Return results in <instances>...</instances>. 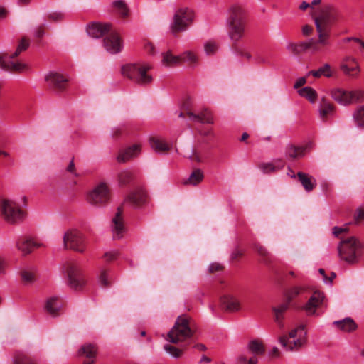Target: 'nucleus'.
<instances>
[{
	"label": "nucleus",
	"mask_w": 364,
	"mask_h": 364,
	"mask_svg": "<svg viewBox=\"0 0 364 364\" xmlns=\"http://www.w3.org/2000/svg\"><path fill=\"white\" fill-rule=\"evenodd\" d=\"M289 306L290 303L285 300L284 303L272 309L274 313V320L280 326H282L283 325L282 320L284 318V314L289 309Z\"/></svg>",
	"instance_id": "7c9ffc66"
},
{
	"label": "nucleus",
	"mask_w": 364,
	"mask_h": 364,
	"mask_svg": "<svg viewBox=\"0 0 364 364\" xmlns=\"http://www.w3.org/2000/svg\"><path fill=\"white\" fill-rule=\"evenodd\" d=\"M297 177L299 182L307 192L313 191L316 186V179L306 173L298 172Z\"/></svg>",
	"instance_id": "393cba45"
},
{
	"label": "nucleus",
	"mask_w": 364,
	"mask_h": 364,
	"mask_svg": "<svg viewBox=\"0 0 364 364\" xmlns=\"http://www.w3.org/2000/svg\"><path fill=\"white\" fill-rule=\"evenodd\" d=\"M162 64L165 66H174L180 63L179 55H173L168 50L162 53Z\"/></svg>",
	"instance_id": "4c0bfd02"
},
{
	"label": "nucleus",
	"mask_w": 364,
	"mask_h": 364,
	"mask_svg": "<svg viewBox=\"0 0 364 364\" xmlns=\"http://www.w3.org/2000/svg\"><path fill=\"white\" fill-rule=\"evenodd\" d=\"M305 148L288 144L285 149V156L288 159L294 160L304 156Z\"/></svg>",
	"instance_id": "cd10ccee"
},
{
	"label": "nucleus",
	"mask_w": 364,
	"mask_h": 364,
	"mask_svg": "<svg viewBox=\"0 0 364 364\" xmlns=\"http://www.w3.org/2000/svg\"><path fill=\"white\" fill-rule=\"evenodd\" d=\"M259 167L264 173L274 172L277 170V167L272 163H262Z\"/></svg>",
	"instance_id": "3c124183"
},
{
	"label": "nucleus",
	"mask_w": 364,
	"mask_h": 364,
	"mask_svg": "<svg viewBox=\"0 0 364 364\" xmlns=\"http://www.w3.org/2000/svg\"><path fill=\"white\" fill-rule=\"evenodd\" d=\"M99 282L102 287H107L109 286L110 282L108 280V274L106 269H102L99 277Z\"/></svg>",
	"instance_id": "8fccbe9b"
},
{
	"label": "nucleus",
	"mask_w": 364,
	"mask_h": 364,
	"mask_svg": "<svg viewBox=\"0 0 364 364\" xmlns=\"http://www.w3.org/2000/svg\"><path fill=\"white\" fill-rule=\"evenodd\" d=\"M109 199V189L106 183L97 185L88 194L87 201L94 205L106 203Z\"/></svg>",
	"instance_id": "9b49d317"
},
{
	"label": "nucleus",
	"mask_w": 364,
	"mask_h": 364,
	"mask_svg": "<svg viewBox=\"0 0 364 364\" xmlns=\"http://www.w3.org/2000/svg\"><path fill=\"white\" fill-rule=\"evenodd\" d=\"M333 324L340 330L344 332H351L355 331L358 326L355 321L349 317L345 318L343 320L336 321Z\"/></svg>",
	"instance_id": "c756f323"
},
{
	"label": "nucleus",
	"mask_w": 364,
	"mask_h": 364,
	"mask_svg": "<svg viewBox=\"0 0 364 364\" xmlns=\"http://www.w3.org/2000/svg\"><path fill=\"white\" fill-rule=\"evenodd\" d=\"M187 115L193 121L199 122L200 123L213 124L214 119L210 111L205 109L199 114H196L192 112H188Z\"/></svg>",
	"instance_id": "5701e85b"
},
{
	"label": "nucleus",
	"mask_w": 364,
	"mask_h": 364,
	"mask_svg": "<svg viewBox=\"0 0 364 364\" xmlns=\"http://www.w3.org/2000/svg\"><path fill=\"white\" fill-rule=\"evenodd\" d=\"M239 360L243 363L247 362V364H257L258 362L257 355H253L248 360L245 356L241 355L239 357Z\"/></svg>",
	"instance_id": "13d9d810"
},
{
	"label": "nucleus",
	"mask_w": 364,
	"mask_h": 364,
	"mask_svg": "<svg viewBox=\"0 0 364 364\" xmlns=\"http://www.w3.org/2000/svg\"><path fill=\"white\" fill-rule=\"evenodd\" d=\"M353 119L359 128L364 129V105H360L355 109Z\"/></svg>",
	"instance_id": "ea45409f"
},
{
	"label": "nucleus",
	"mask_w": 364,
	"mask_h": 364,
	"mask_svg": "<svg viewBox=\"0 0 364 364\" xmlns=\"http://www.w3.org/2000/svg\"><path fill=\"white\" fill-rule=\"evenodd\" d=\"M97 352V347L92 343H86L81 346L78 350L80 356H86L87 358L94 360L96 357Z\"/></svg>",
	"instance_id": "473e14b6"
},
{
	"label": "nucleus",
	"mask_w": 364,
	"mask_h": 364,
	"mask_svg": "<svg viewBox=\"0 0 364 364\" xmlns=\"http://www.w3.org/2000/svg\"><path fill=\"white\" fill-rule=\"evenodd\" d=\"M340 18L338 10L332 5L323 6L318 16H314V22L323 46L330 45L329 38L331 26Z\"/></svg>",
	"instance_id": "f257e3e1"
},
{
	"label": "nucleus",
	"mask_w": 364,
	"mask_h": 364,
	"mask_svg": "<svg viewBox=\"0 0 364 364\" xmlns=\"http://www.w3.org/2000/svg\"><path fill=\"white\" fill-rule=\"evenodd\" d=\"M218 49V46L215 42L208 41L205 45V51L208 55H211L215 53Z\"/></svg>",
	"instance_id": "603ef678"
},
{
	"label": "nucleus",
	"mask_w": 364,
	"mask_h": 364,
	"mask_svg": "<svg viewBox=\"0 0 364 364\" xmlns=\"http://www.w3.org/2000/svg\"><path fill=\"white\" fill-rule=\"evenodd\" d=\"M299 94L305 98H306L311 103L315 102L317 97V94L315 90L311 87H305L299 90Z\"/></svg>",
	"instance_id": "37998d69"
},
{
	"label": "nucleus",
	"mask_w": 364,
	"mask_h": 364,
	"mask_svg": "<svg viewBox=\"0 0 364 364\" xmlns=\"http://www.w3.org/2000/svg\"><path fill=\"white\" fill-rule=\"evenodd\" d=\"M306 332L304 325L291 330L289 336L279 338V343L286 350H294L300 348L306 343Z\"/></svg>",
	"instance_id": "423d86ee"
},
{
	"label": "nucleus",
	"mask_w": 364,
	"mask_h": 364,
	"mask_svg": "<svg viewBox=\"0 0 364 364\" xmlns=\"http://www.w3.org/2000/svg\"><path fill=\"white\" fill-rule=\"evenodd\" d=\"M247 349L250 353L257 356L262 355L265 353V347L262 341L258 339L250 341Z\"/></svg>",
	"instance_id": "2f4dec72"
},
{
	"label": "nucleus",
	"mask_w": 364,
	"mask_h": 364,
	"mask_svg": "<svg viewBox=\"0 0 364 364\" xmlns=\"http://www.w3.org/2000/svg\"><path fill=\"white\" fill-rule=\"evenodd\" d=\"M103 45L106 50L112 54L119 53L123 48L122 40L116 32L108 33L103 40Z\"/></svg>",
	"instance_id": "ddd939ff"
},
{
	"label": "nucleus",
	"mask_w": 364,
	"mask_h": 364,
	"mask_svg": "<svg viewBox=\"0 0 364 364\" xmlns=\"http://www.w3.org/2000/svg\"><path fill=\"white\" fill-rule=\"evenodd\" d=\"M228 26L232 46L237 45L245 36V13L241 6L235 4L230 8Z\"/></svg>",
	"instance_id": "f03ea898"
},
{
	"label": "nucleus",
	"mask_w": 364,
	"mask_h": 364,
	"mask_svg": "<svg viewBox=\"0 0 364 364\" xmlns=\"http://www.w3.org/2000/svg\"><path fill=\"white\" fill-rule=\"evenodd\" d=\"M333 72L328 63L324 64L316 70H310L307 75H312L314 77L319 78L321 76L331 77L333 76Z\"/></svg>",
	"instance_id": "f704fd0d"
},
{
	"label": "nucleus",
	"mask_w": 364,
	"mask_h": 364,
	"mask_svg": "<svg viewBox=\"0 0 364 364\" xmlns=\"http://www.w3.org/2000/svg\"><path fill=\"white\" fill-rule=\"evenodd\" d=\"M355 219L356 221L364 220V210L358 209L355 215Z\"/></svg>",
	"instance_id": "338daca9"
},
{
	"label": "nucleus",
	"mask_w": 364,
	"mask_h": 364,
	"mask_svg": "<svg viewBox=\"0 0 364 364\" xmlns=\"http://www.w3.org/2000/svg\"><path fill=\"white\" fill-rule=\"evenodd\" d=\"M134 178V175L132 171L129 170H124L118 174V181L120 186H125L129 184Z\"/></svg>",
	"instance_id": "a19ab883"
},
{
	"label": "nucleus",
	"mask_w": 364,
	"mask_h": 364,
	"mask_svg": "<svg viewBox=\"0 0 364 364\" xmlns=\"http://www.w3.org/2000/svg\"><path fill=\"white\" fill-rule=\"evenodd\" d=\"M306 82V80L305 77H300L299 79L297 80V81L294 84V88L297 89L299 87H301L304 85H305Z\"/></svg>",
	"instance_id": "774afa93"
},
{
	"label": "nucleus",
	"mask_w": 364,
	"mask_h": 364,
	"mask_svg": "<svg viewBox=\"0 0 364 364\" xmlns=\"http://www.w3.org/2000/svg\"><path fill=\"white\" fill-rule=\"evenodd\" d=\"M21 276L26 283H33L36 280V275L33 271L24 269L21 272Z\"/></svg>",
	"instance_id": "de8ad7c7"
},
{
	"label": "nucleus",
	"mask_w": 364,
	"mask_h": 364,
	"mask_svg": "<svg viewBox=\"0 0 364 364\" xmlns=\"http://www.w3.org/2000/svg\"><path fill=\"white\" fill-rule=\"evenodd\" d=\"M352 104L364 101V90H356L350 91Z\"/></svg>",
	"instance_id": "09e8293b"
},
{
	"label": "nucleus",
	"mask_w": 364,
	"mask_h": 364,
	"mask_svg": "<svg viewBox=\"0 0 364 364\" xmlns=\"http://www.w3.org/2000/svg\"><path fill=\"white\" fill-rule=\"evenodd\" d=\"M149 144L151 149L158 153H164L169 151L171 148V145L164 141L163 139L158 137L152 136L150 137Z\"/></svg>",
	"instance_id": "bb28decb"
},
{
	"label": "nucleus",
	"mask_w": 364,
	"mask_h": 364,
	"mask_svg": "<svg viewBox=\"0 0 364 364\" xmlns=\"http://www.w3.org/2000/svg\"><path fill=\"white\" fill-rule=\"evenodd\" d=\"M70 286L75 289H80L85 284V281L78 267L74 264H69L67 269Z\"/></svg>",
	"instance_id": "4468645a"
},
{
	"label": "nucleus",
	"mask_w": 364,
	"mask_h": 364,
	"mask_svg": "<svg viewBox=\"0 0 364 364\" xmlns=\"http://www.w3.org/2000/svg\"><path fill=\"white\" fill-rule=\"evenodd\" d=\"M204 178L203 171L201 169H195L191 173L188 178L184 181L185 185L196 186L200 183Z\"/></svg>",
	"instance_id": "e433bc0d"
},
{
	"label": "nucleus",
	"mask_w": 364,
	"mask_h": 364,
	"mask_svg": "<svg viewBox=\"0 0 364 364\" xmlns=\"http://www.w3.org/2000/svg\"><path fill=\"white\" fill-rule=\"evenodd\" d=\"M360 243L355 237L343 240L338 245V253L342 259L349 264L358 262V256L360 250Z\"/></svg>",
	"instance_id": "0eeeda50"
},
{
	"label": "nucleus",
	"mask_w": 364,
	"mask_h": 364,
	"mask_svg": "<svg viewBox=\"0 0 364 364\" xmlns=\"http://www.w3.org/2000/svg\"><path fill=\"white\" fill-rule=\"evenodd\" d=\"M257 252L262 257V262L265 264L271 262V255L267 249L261 245H255Z\"/></svg>",
	"instance_id": "a18cd8bd"
},
{
	"label": "nucleus",
	"mask_w": 364,
	"mask_h": 364,
	"mask_svg": "<svg viewBox=\"0 0 364 364\" xmlns=\"http://www.w3.org/2000/svg\"><path fill=\"white\" fill-rule=\"evenodd\" d=\"M242 255H243V252L240 249L236 248L232 252L231 258H232V259H237L239 257H240Z\"/></svg>",
	"instance_id": "e2e57ef3"
},
{
	"label": "nucleus",
	"mask_w": 364,
	"mask_h": 364,
	"mask_svg": "<svg viewBox=\"0 0 364 364\" xmlns=\"http://www.w3.org/2000/svg\"><path fill=\"white\" fill-rule=\"evenodd\" d=\"M41 244L28 237H21L16 242V247L23 255H28L35 248L41 247Z\"/></svg>",
	"instance_id": "aec40b11"
},
{
	"label": "nucleus",
	"mask_w": 364,
	"mask_h": 364,
	"mask_svg": "<svg viewBox=\"0 0 364 364\" xmlns=\"http://www.w3.org/2000/svg\"><path fill=\"white\" fill-rule=\"evenodd\" d=\"M146 198V193L144 190L139 188L135 191L131 193L127 198L126 201L130 203L132 205L135 206H139L145 203Z\"/></svg>",
	"instance_id": "b1692460"
},
{
	"label": "nucleus",
	"mask_w": 364,
	"mask_h": 364,
	"mask_svg": "<svg viewBox=\"0 0 364 364\" xmlns=\"http://www.w3.org/2000/svg\"><path fill=\"white\" fill-rule=\"evenodd\" d=\"M331 95L332 98L341 105L346 106L352 104L350 91L336 88L331 90Z\"/></svg>",
	"instance_id": "412c9836"
},
{
	"label": "nucleus",
	"mask_w": 364,
	"mask_h": 364,
	"mask_svg": "<svg viewBox=\"0 0 364 364\" xmlns=\"http://www.w3.org/2000/svg\"><path fill=\"white\" fill-rule=\"evenodd\" d=\"M232 48L235 50V52L236 53H237L240 56L244 57V58H247V60H250L252 58V55L249 52L240 48L237 46V44L232 46Z\"/></svg>",
	"instance_id": "864d4df0"
},
{
	"label": "nucleus",
	"mask_w": 364,
	"mask_h": 364,
	"mask_svg": "<svg viewBox=\"0 0 364 364\" xmlns=\"http://www.w3.org/2000/svg\"><path fill=\"white\" fill-rule=\"evenodd\" d=\"M193 18L191 10L184 8L178 9L173 17V22L171 26V30L174 35L185 31L191 24Z\"/></svg>",
	"instance_id": "1a4fd4ad"
},
{
	"label": "nucleus",
	"mask_w": 364,
	"mask_h": 364,
	"mask_svg": "<svg viewBox=\"0 0 364 364\" xmlns=\"http://www.w3.org/2000/svg\"><path fill=\"white\" fill-rule=\"evenodd\" d=\"M122 213V208L121 206L118 207L115 216L112 219V229L114 239L122 238L125 230Z\"/></svg>",
	"instance_id": "f3484780"
},
{
	"label": "nucleus",
	"mask_w": 364,
	"mask_h": 364,
	"mask_svg": "<svg viewBox=\"0 0 364 364\" xmlns=\"http://www.w3.org/2000/svg\"><path fill=\"white\" fill-rule=\"evenodd\" d=\"M220 306L223 309L228 311H237L240 303L237 299L231 296H223L220 298Z\"/></svg>",
	"instance_id": "a878e982"
},
{
	"label": "nucleus",
	"mask_w": 364,
	"mask_h": 364,
	"mask_svg": "<svg viewBox=\"0 0 364 364\" xmlns=\"http://www.w3.org/2000/svg\"><path fill=\"white\" fill-rule=\"evenodd\" d=\"M222 268H223V267L220 264L213 263L210 265L209 271H210V272L213 273V272L221 270Z\"/></svg>",
	"instance_id": "69168bd1"
},
{
	"label": "nucleus",
	"mask_w": 364,
	"mask_h": 364,
	"mask_svg": "<svg viewBox=\"0 0 364 364\" xmlns=\"http://www.w3.org/2000/svg\"><path fill=\"white\" fill-rule=\"evenodd\" d=\"M239 360L243 363L247 362V364H257L258 362L257 355H253L248 360L245 356L241 355L239 357Z\"/></svg>",
	"instance_id": "4d7b16f0"
},
{
	"label": "nucleus",
	"mask_w": 364,
	"mask_h": 364,
	"mask_svg": "<svg viewBox=\"0 0 364 364\" xmlns=\"http://www.w3.org/2000/svg\"><path fill=\"white\" fill-rule=\"evenodd\" d=\"M192 336L190 318L186 315H182L177 318L174 326L168 333L167 340L171 343H177L191 338Z\"/></svg>",
	"instance_id": "20e7f679"
},
{
	"label": "nucleus",
	"mask_w": 364,
	"mask_h": 364,
	"mask_svg": "<svg viewBox=\"0 0 364 364\" xmlns=\"http://www.w3.org/2000/svg\"><path fill=\"white\" fill-rule=\"evenodd\" d=\"M324 294L320 291H315L309 299L306 304L302 307V309L308 316L314 315L316 309L319 307L324 301Z\"/></svg>",
	"instance_id": "2eb2a0df"
},
{
	"label": "nucleus",
	"mask_w": 364,
	"mask_h": 364,
	"mask_svg": "<svg viewBox=\"0 0 364 364\" xmlns=\"http://www.w3.org/2000/svg\"><path fill=\"white\" fill-rule=\"evenodd\" d=\"M320 45L323 46L321 43L320 42V38L318 36V40H315L314 38H311V43H310V50L313 53L318 52L321 50Z\"/></svg>",
	"instance_id": "5fc2aeb1"
},
{
	"label": "nucleus",
	"mask_w": 364,
	"mask_h": 364,
	"mask_svg": "<svg viewBox=\"0 0 364 364\" xmlns=\"http://www.w3.org/2000/svg\"><path fill=\"white\" fill-rule=\"evenodd\" d=\"M151 69V66L148 64H128L122 68V73L137 85L146 86L153 81L152 76L148 73Z\"/></svg>",
	"instance_id": "7ed1b4c3"
},
{
	"label": "nucleus",
	"mask_w": 364,
	"mask_h": 364,
	"mask_svg": "<svg viewBox=\"0 0 364 364\" xmlns=\"http://www.w3.org/2000/svg\"><path fill=\"white\" fill-rule=\"evenodd\" d=\"M346 231H347V228H341V227L336 226L333 228V234L336 237H338L341 233L346 232Z\"/></svg>",
	"instance_id": "680f3d73"
},
{
	"label": "nucleus",
	"mask_w": 364,
	"mask_h": 364,
	"mask_svg": "<svg viewBox=\"0 0 364 364\" xmlns=\"http://www.w3.org/2000/svg\"><path fill=\"white\" fill-rule=\"evenodd\" d=\"M320 117L323 120H326L329 116L334 114V106L333 104L323 99L319 108Z\"/></svg>",
	"instance_id": "c9c22d12"
},
{
	"label": "nucleus",
	"mask_w": 364,
	"mask_h": 364,
	"mask_svg": "<svg viewBox=\"0 0 364 364\" xmlns=\"http://www.w3.org/2000/svg\"><path fill=\"white\" fill-rule=\"evenodd\" d=\"M12 364H37V363L26 353L16 351L13 356Z\"/></svg>",
	"instance_id": "72a5a7b5"
},
{
	"label": "nucleus",
	"mask_w": 364,
	"mask_h": 364,
	"mask_svg": "<svg viewBox=\"0 0 364 364\" xmlns=\"http://www.w3.org/2000/svg\"><path fill=\"white\" fill-rule=\"evenodd\" d=\"M110 30L109 23H93L87 27V32L90 36L98 38L107 34Z\"/></svg>",
	"instance_id": "a211bd4d"
},
{
	"label": "nucleus",
	"mask_w": 364,
	"mask_h": 364,
	"mask_svg": "<svg viewBox=\"0 0 364 364\" xmlns=\"http://www.w3.org/2000/svg\"><path fill=\"white\" fill-rule=\"evenodd\" d=\"M308 290L309 287L306 285L291 287L285 291V300L291 304L298 296Z\"/></svg>",
	"instance_id": "c85d7f7f"
},
{
	"label": "nucleus",
	"mask_w": 364,
	"mask_h": 364,
	"mask_svg": "<svg viewBox=\"0 0 364 364\" xmlns=\"http://www.w3.org/2000/svg\"><path fill=\"white\" fill-rule=\"evenodd\" d=\"M66 171L72 174H73L75 176H78V174L76 172L75 170V166L74 163V158L71 159L70 161L68 166L66 168Z\"/></svg>",
	"instance_id": "bf43d9fd"
},
{
	"label": "nucleus",
	"mask_w": 364,
	"mask_h": 364,
	"mask_svg": "<svg viewBox=\"0 0 364 364\" xmlns=\"http://www.w3.org/2000/svg\"><path fill=\"white\" fill-rule=\"evenodd\" d=\"M180 63L181 62H187L190 64H193L197 63L198 57L197 55L192 51L188 50L186 51L181 55H179Z\"/></svg>",
	"instance_id": "c03bdc74"
},
{
	"label": "nucleus",
	"mask_w": 364,
	"mask_h": 364,
	"mask_svg": "<svg viewBox=\"0 0 364 364\" xmlns=\"http://www.w3.org/2000/svg\"><path fill=\"white\" fill-rule=\"evenodd\" d=\"M48 18L55 22L60 21L64 18V15L60 12L55 11L49 14Z\"/></svg>",
	"instance_id": "6e6d98bb"
},
{
	"label": "nucleus",
	"mask_w": 364,
	"mask_h": 364,
	"mask_svg": "<svg viewBox=\"0 0 364 364\" xmlns=\"http://www.w3.org/2000/svg\"><path fill=\"white\" fill-rule=\"evenodd\" d=\"M311 39L307 41H303L299 44L291 43L287 49L294 54H299L310 50Z\"/></svg>",
	"instance_id": "58836bf2"
},
{
	"label": "nucleus",
	"mask_w": 364,
	"mask_h": 364,
	"mask_svg": "<svg viewBox=\"0 0 364 364\" xmlns=\"http://www.w3.org/2000/svg\"><path fill=\"white\" fill-rule=\"evenodd\" d=\"M141 150L140 144H134L119 151L117 160L119 163H124L133 158L136 157Z\"/></svg>",
	"instance_id": "6ab92c4d"
},
{
	"label": "nucleus",
	"mask_w": 364,
	"mask_h": 364,
	"mask_svg": "<svg viewBox=\"0 0 364 364\" xmlns=\"http://www.w3.org/2000/svg\"><path fill=\"white\" fill-rule=\"evenodd\" d=\"M64 245L76 252H83L85 250V239L83 235L76 230L67 232L63 237Z\"/></svg>",
	"instance_id": "9d476101"
},
{
	"label": "nucleus",
	"mask_w": 364,
	"mask_h": 364,
	"mask_svg": "<svg viewBox=\"0 0 364 364\" xmlns=\"http://www.w3.org/2000/svg\"><path fill=\"white\" fill-rule=\"evenodd\" d=\"M313 28L309 25H305L302 28V33L304 36H307L312 33Z\"/></svg>",
	"instance_id": "0e129e2a"
},
{
	"label": "nucleus",
	"mask_w": 364,
	"mask_h": 364,
	"mask_svg": "<svg viewBox=\"0 0 364 364\" xmlns=\"http://www.w3.org/2000/svg\"><path fill=\"white\" fill-rule=\"evenodd\" d=\"M0 206L4 219L9 224L18 223L25 218V213L13 200L4 199Z\"/></svg>",
	"instance_id": "6e6552de"
},
{
	"label": "nucleus",
	"mask_w": 364,
	"mask_h": 364,
	"mask_svg": "<svg viewBox=\"0 0 364 364\" xmlns=\"http://www.w3.org/2000/svg\"><path fill=\"white\" fill-rule=\"evenodd\" d=\"M118 252L116 251L107 252L105 253L104 257L107 261H112L117 259Z\"/></svg>",
	"instance_id": "052dcab7"
},
{
	"label": "nucleus",
	"mask_w": 364,
	"mask_h": 364,
	"mask_svg": "<svg viewBox=\"0 0 364 364\" xmlns=\"http://www.w3.org/2000/svg\"><path fill=\"white\" fill-rule=\"evenodd\" d=\"M62 302L57 296H52L47 299L45 305V309L47 313L50 316L55 317L59 316L60 310L62 307Z\"/></svg>",
	"instance_id": "4be33fe9"
},
{
	"label": "nucleus",
	"mask_w": 364,
	"mask_h": 364,
	"mask_svg": "<svg viewBox=\"0 0 364 364\" xmlns=\"http://www.w3.org/2000/svg\"><path fill=\"white\" fill-rule=\"evenodd\" d=\"M29 46V42L26 38H23L18 44L16 51L9 55L7 53H3L0 55V67L4 70L11 72H22L26 68V65L19 62H12L10 60L20 55V53L26 50Z\"/></svg>",
	"instance_id": "39448f33"
},
{
	"label": "nucleus",
	"mask_w": 364,
	"mask_h": 364,
	"mask_svg": "<svg viewBox=\"0 0 364 364\" xmlns=\"http://www.w3.org/2000/svg\"><path fill=\"white\" fill-rule=\"evenodd\" d=\"M45 81L48 88L56 92L65 91L68 85V80L63 75L55 72H50L46 75Z\"/></svg>",
	"instance_id": "f8f14e48"
},
{
	"label": "nucleus",
	"mask_w": 364,
	"mask_h": 364,
	"mask_svg": "<svg viewBox=\"0 0 364 364\" xmlns=\"http://www.w3.org/2000/svg\"><path fill=\"white\" fill-rule=\"evenodd\" d=\"M164 349L166 352L169 353L172 357L175 358H180L183 353V349L178 348L173 346H171L170 344H166L164 346Z\"/></svg>",
	"instance_id": "49530a36"
},
{
	"label": "nucleus",
	"mask_w": 364,
	"mask_h": 364,
	"mask_svg": "<svg viewBox=\"0 0 364 364\" xmlns=\"http://www.w3.org/2000/svg\"><path fill=\"white\" fill-rule=\"evenodd\" d=\"M340 68L345 75L353 77H357L360 72L358 63L352 57H346L343 60Z\"/></svg>",
	"instance_id": "dca6fc26"
},
{
	"label": "nucleus",
	"mask_w": 364,
	"mask_h": 364,
	"mask_svg": "<svg viewBox=\"0 0 364 364\" xmlns=\"http://www.w3.org/2000/svg\"><path fill=\"white\" fill-rule=\"evenodd\" d=\"M112 6L120 14L122 18L128 16L129 10L124 1L116 0L113 1Z\"/></svg>",
	"instance_id": "79ce46f5"
}]
</instances>
